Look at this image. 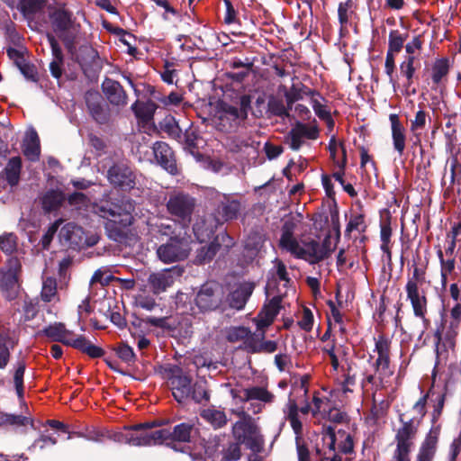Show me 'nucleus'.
<instances>
[{"label": "nucleus", "instance_id": "obj_1", "mask_svg": "<svg viewBox=\"0 0 461 461\" xmlns=\"http://www.w3.org/2000/svg\"><path fill=\"white\" fill-rule=\"evenodd\" d=\"M134 210V201L127 197L95 206V212L107 220L105 230L109 237L116 241L124 237V230L132 224Z\"/></svg>", "mask_w": 461, "mask_h": 461}, {"label": "nucleus", "instance_id": "obj_2", "mask_svg": "<svg viewBox=\"0 0 461 461\" xmlns=\"http://www.w3.org/2000/svg\"><path fill=\"white\" fill-rule=\"evenodd\" d=\"M168 384L174 399L181 404L192 401L198 404H207L211 399L208 382L203 377L198 378L194 383L189 375L183 374L181 368L172 370L168 378Z\"/></svg>", "mask_w": 461, "mask_h": 461}, {"label": "nucleus", "instance_id": "obj_3", "mask_svg": "<svg viewBox=\"0 0 461 461\" xmlns=\"http://www.w3.org/2000/svg\"><path fill=\"white\" fill-rule=\"evenodd\" d=\"M158 425L155 422H144L125 426L122 431L113 435V439L116 442L135 447L160 445L163 444L161 429L152 430Z\"/></svg>", "mask_w": 461, "mask_h": 461}, {"label": "nucleus", "instance_id": "obj_4", "mask_svg": "<svg viewBox=\"0 0 461 461\" xmlns=\"http://www.w3.org/2000/svg\"><path fill=\"white\" fill-rule=\"evenodd\" d=\"M42 333L50 340L73 347L92 358L102 357L104 355V350L102 348L94 345L85 336L80 335L73 339V332L67 330L62 322L50 324L44 328Z\"/></svg>", "mask_w": 461, "mask_h": 461}, {"label": "nucleus", "instance_id": "obj_5", "mask_svg": "<svg viewBox=\"0 0 461 461\" xmlns=\"http://www.w3.org/2000/svg\"><path fill=\"white\" fill-rule=\"evenodd\" d=\"M49 16L53 32L62 41L68 51L73 53L76 50L80 24L76 22L72 12L59 7L50 12Z\"/></svg>", "mask_w": 461, "mask_h": 461}, {"label": "nucleus", "instance_id": "obj_6", "mask_svg": "<svg viewBox=\"0 0 461 461\" xmlns=\"http://www.w3.org/2000/svg\"><path fill=\"white\" fill-rule=\"evenodd\" d=\"M240 418L232 426V435L236 441L244 444L254 453H259L263 449L264 439L259 429L249 413L240 411L237 413Z\"/></svg>", "mask_w": 461, "mask_h": 461}, {"label": "nucleus", "instance_id": "obj_7", "mask_svg": "<svg viewBox=\"0 0 461 461\" xmlns=\"http://www.w3.org/2000/svg\"><path fill=\"white\" fill-rule=\"evenodd\" d=\"M445 399V393H438L435 399L431 413L432 427L426 434L424 440L421 442L415 461H432L434 459L441 430V426L435 424L442 414Z\"/></svg>", "mask_w": 461, "mask_h": 461}, {"label": "nucleus", "instance_id": "obj_8", "mask_svg": "<svg viewBox=\"0 0 461 461\" xmlns=\"http://www.w3.org/2000/svg\"><path fill=\"white\" fill-rule=\"evenodd\" d=\"M282 298L283 296L280 294L273 295L268 303L265 304L258 316L253 319V322L256 324L257 330L254 333H251L249 330V338L245 341V348L249 352H258V350L255 349L253 346L254 344H257V342L263 343L265 339V330L272 324L275 317L279 312Z\"/></svg>", "mask_w": 461, "mask_h": 461}, {"label": "nucleus", "instance_id": "obj_9", "mask_svg": "<svg viewBox=\"0 0 461 461\" xmlns=\"http://www.w3.org/2000/svg\"><path fill=\"white\" fill-rule=\"evenodd\" d=\"M166 206L168 213L176 221L183 227H187L192 221L196 200L183 191H173L168 195Z\"/></svg>", "mask_w": 461, "mask_h": 461}, {"label": "nucleus", "instance_id": "obj_10", "mask_svg": "<svg viewBox=\"0 0 461 461\" xmlns=\"http://www.w3.org/2000/svg\"><path fill=\"white\" fill-rule=\"evenodd\" d=\"M297 231V226L290 221V254L310 265L318 264V240L303 234V231H300L299 238L294 237V233Z\"/></svg>", "mask_w": 461, "mask_h": 461}, {"label": "nucleus", "instance_id": "obj_11", "mask_svg": "<svg viewBox=\"0 0 461 461\" xmlns=\"http://www.w3.org/2000/svg\"><path fill=\"white\" fill-rule=\"evenodd\" d=\"M290 111L294 103L309 99L310 102L315 97H323L313 88H311V77L308 74L301 72L299 68H293L290 71Z\"/></svg>", "mask_w": 461, "mask_h": 461}, {"label": "nucleus", "instance_id": "obj_12", "mask_svg": "<svg viewBox=\"0 0 461 461\" xmlns=\"http://www.w3.org/2000/svg\"><path fill=\"white\" fill-rule=\"evenodd\" d=\"M222 287L215 282L202 285L194 297V304L200 312H208L219 309L223 303Z\"/></svg>", "mask_w": 461, "mask_h": 461}, {"label": "nucleus", "instance_id": "obj_13", "mask_svg": "<svg viewBox=\"0 0 461 461\" xmlns=\"http://www.w3.org/2000/svg\"><path fill=\"white\" fill-rule=\"evenodd\" d=\"M191 251L190 242L185 237H170L157 249V256L165 264L185 260Z\"/></svg>", "mask_w": 461, "mask_h": 461}, {"label": "nucleus", "instance_id": "obj_14", "mask_svg": "<svg viewBox=\"0 0 461 461\" xmlns=\"http://www.w3.org/2000/svg\"><path fill=\"white\" fill-rule=\"evenodd\" d=\"M310 375H303L290 373V403L300 409L303 414H308L311 410L309 402V381Z\"/></svg>", "mask_w": 461, "mask_h": 461}, {"label": "nucleus", "instance_id": "obj_15", "mask_svg": "<svg viewBox=\"0 0 461 461\" xmlns=\"http://www.w3.org/2000/svg\"><path fill=\"white\" fill-rule=\"evenodd\" d=\"M20 261L16 258L8 260V269L0 270V291L8 300H14L19 292Z\"/></svg>", "mask_w": 461, "mask_h": 461}, {"label": "nucleus", "instance_id": "obj_16", "mask_svg": "<svg viewBox=\"0 0 461 461\" xmlns=\"http://www.w3.org/2000/svg\"><path fill=\"white\" fill-rule=\"evenodd\" d=\"M184 269L178 266L165 268L159 272L152 273L148 278V285L154 294H159L172 286L176 279L180 277Z\"/></svg>", "mask_w": 461, "mask_h": 461}, {"label": "nucleus", "instance_id": "obj_17", "mask_svg": "<svg viewBox=\"0 0 461 461\" xmlns=\"http://www.w3.org/2000/svg\"><path fill=\"white\" fill-rule=\"evenodd\" d=\"M107 178L112 185L122 191H130L136 185L134 172L123 163L112 166L107 171Z\"/></svg>", "mask_w": 461, "mask_h": 461}, {"label": "nucleus", "instance_id": "obj_18", "mask_svg": "<svg viewBox=\"0 0 461 461\" xmlns=\"http://www.w3.org/2000/svg\"><path fill=\"white\" fill-rule=\"evenodd\" d=\"M320 131L313 119L312 124L295 121L290 130V148L294 150L299 149L307 140H315L319 138Z\"/></svg>", "mask_w": 461, "mask_h": 461}, {"label": "nucleus", "instance_id": "obj_19", "mask_svg": "<svg viewBox=\"0 0 461 461\" xmlns=\"http://www.w3.org/2000/svg\"><path fill=\"white\" fill-rule=\"evenodd\" d=\"M85 101L89 114L98 124H105L110 120V110L104 104L103 97L96 91H87Z\"/></svg>", "mask_w": 461, "mask_h": 461}, {"label": "nucleus", "instance_id": "obj_20", "mask_svg": "<svg viewBox=\"0 0 461 461\" xmlns=\"http://www.w3.org/2000/svg\"><path fill=\"white\" fill-rule=\"evenodd\" d=\"M403 417V413L399 415V421L401 426L396 430L394 440L398 445L410 447L412 448L414 445V439L417 437L419 428L420 426V419H416L413 417L408 420H405Z\"/></svg>", "mask_w": 461, "mask_h": 461}, {"label": "nucleus", "instance_id": "obj_21", "mask_svg": "<svg viewBox=\"0 0 461 461\" xmlns=\"http://www.w3.org/2000/svg\"><path fill=\"white\" fill-rule=\"evenodd\" d=\"M153 154L158 164L173 176L179 174L175 153L172 149L163 141H156L152 146Z\"/></svg>", "mask_w": 461, "mask_h": 461}, {"label": "nucleus", "instance_id": "obj_22", "mask_svg": "<svg viewBox=\"0 0 461 461\" xmlns=\"http://www.w3.org/2000/svg\"><path fill=\"white\" fill-rule=\"evenodd\" d=\"M222 224L215 215L205 214L196 219L193 225V231L200 243L206 242L214 234L217 228Z\"/></svg>", "mask_w": 461, "mask_h": 461}, {"label": "nucleus", "instance_id": "obj_23", "mask_svg": "<svg viewBox=\"0 0 461 461\" xmlns=\"http://www.w3.org/2000/svg\"><path fill=\"white\" fill-rule=\"evenodd\" d=\"M254 288V284L250 282L237 284L227 295L226 302L229 307L237 311L242 310L251 296Z\"/></svg>", "mask_w": 461, "mask_h": 461}, {"label": "nucleus", "instance_id": "obj_24", "mask_svg": "<svg viewBox=\"0 0 461 461\" xmlns=\"http://www.w3.org/2000/svg\"><path fill=\"white\" fill-rule=\"evenodd\" d=\"M196 429L194 422L188 420L176 425L172 429H161L163 434V443L171 440L173 442L188 443L191 441Z\"/></svg>", "mask_w": 461, "mask_h": 461}, {"label": "nucleus", "instance_id": "obj_25", "mask_svg": "<svg viewBox=\"0 0 461 461\" xmlns=\"http://www.w3.org/2000/svg\"><path fill=\"white\" fill-rule=\"evenodd\" d=\"M407 299L411 302L415 317H423L428 312V300L424 291H420L414 281H408L405 286Z\"/></svg>", "mask_w": 461, "mask_h": 461}, {"label": "nucleus", "instance_id": "obj_26", "mask_svg": "<svg viewBox=\"0 0 461 461\" xmlns=\"http://www.w3.org/2000/svg\"><path fill=\"white\" fill-rule=\"evenodd\" d=\"M391 344V339L384 334H380L377 338H375V351L378 355L373 365L375 371L382 369L384 373L390 368Z\"/></svg>", "mask_w": 461, "mask_h": 461}, {"label": "nucleus", "instance_id": "obj_27", "mask_svg": "<svg viewBox=\"0 0 461 461\" xmlns=\"http://www.w3.org/2000/svg\"><path fill=\"white\" fill-rule=\"evenodd\" d=\"M102 90L111 104L115 106L127 104L128 95L118 81L106 77L102 83Z\"/></svg>", "mask_w": 461, "mask_h": 461}, {"label": "nucleus", "instance_id": "obj_28", "mask_svg": "<svg viewBox=\"0 0 461 461\" xmlns=\"http://www.w3.org/2000/svg\"><path fill=\"white\" fill-rule=\"evenodd\" d=\"M389 120L391 122L393 149L402 157L406 146V130L396 113H391Z\"/></svg>", "mask_w": 461, "mask_h": 461}, {"label": "nucleus", "instance_id": "obj_29", "mask_svg": "<svg viewBox=\"0 0 461 461\" xmlns=\"http://www.w3.org/2000/svg\"><path fill=\"white\" fill-rule=\"evenodd\" d=\"M250 107V100L249 97L243 95L240 98V107L229 105L227 106L221 118H226L227 120H230L232 122L230 126H238L241 122L247 119L248 111Z\"/></svg>", "mask_w": 461, "mask_h": 461}, {"label": "nucleus", "instance_id": "obj_30", "mask_svg": "<svg viewBox=\"0 0 461 461\" xmlns=\"http://www.w3.org/2000/svg\"><path fill=\"white\" fill-rule=\"evenodd\" d=\"M267 73L272 77H284L286 75V68L288 65V52L283 50L276 54H271L267 61Z\"/></svg>", "mask_w": 461, "mask_h": 461}, {"label": "nucleus", "instance_id": "obj_31", "mask_svg": "<svg viewBox=\"0 0 461 461\" xmlns=\"http://www.w3.org/2000/svg\"><path fill=\"white\" fill-rule=\"evenodd\" d=\"M286 105H288V90L285 86H281L277 94L270 96L268 100V111L276 116L288 117Z\"/></svg>", "mask_w": 461, "mask_h": 461}, {"label": "nucleus", "instance_id": "obj_32", "mask_svg": "<svg viewBox=\"0 0 461 461\" xmlns=\"http://www.w3.org/2000/svg\"><path fill=\"white\" fill-rule=\"evenodd\" d=\"M241 209L240 202L230 195L222 194L217 207L218 213L224 221L237 219Z\"/></svg>", "mask_w": 461, "mask_h": 461}, {"label": "nucleus", "instance_id": "obj_33", "mask_svg": "<svg viewBox=\"0 0 461 461\" xmlns=\"http://www.w3.org/2000/svg\"><path fill=\"white\" fill-rule=\"evenodd\" d=\"M420 66V63L419 59L413 57H404L403 60L400 63V77L405 78L403 87L406 90L413 85L415 78H417L416 70Z\"/></svg>", "mask_w": 461, "mask_h": 461}, {"label": "nucleus", "instance_id": "obj_34", "mask_svg": "<svg viewBox=\"0 0 461 461\" xmlns=\"http://www.w3.org/2000/svg\"><path fill=\"white\" fill-rule=\"evenodd\" d=\"M22 158L19 156L11 158L1 172L2 177L12 187L18 185L22 172Z\"/></svg>", "mask_w": 461, "mask_h": 461}, {"label": "nucleus", "instance_id": "obj_35", "mask_svg": "<svg viewBox=\"0 0 461 461\" xmlns=\"http://www.w3.org/2000/svg\"><path fill=\"white\" fill-rule=\"evenodd\" d=\"M18 343V339L12 336L9 331L0 332V369H5L11 357V350Z\"/></svg>", "mask_w": 461, "mask_h": 461}, {"label": "nucleus", "instance_id": "obj_36", "mask_svg": "<svg viewBox=\"0 0 461 461\" xmlns=\"http://www.w3.org/2000/svg\"><path fill=\"white\" fill-rule=\"evenodd\" d=\"M158 105L151 100L140 101L137 100L132 105L131 110L136 118L144 123H148L153 120Z\"/></svg>", "mask_w": 461, "mask_h": 461}, {"label": "nucleus", "instance_id": "obj_37", "mask_svg": "<svg viewBox=\"0 0 461 461\" xmlns=\"http://www.w3.org/2000/svg\"><path fill=\"white\" fill-rule=\"evenodd\" d=\"M23 153L32 162H36L40 159L41 146L40 139L37 132L32 130L23 143Z\"/></svg>", "mask_w": 461, "mask_h": 461}, {"label": "nucleus", "instance_id": "obj_38", "mask_svg": "<svg viewBox=\"0 0 461 461\" xmlns=\"http://www.w3.org/2000/svg\"><path fill=\"white\" fill-rule=\"evenodd\" d=\"M239 399L240 402H265L272 401L273 395L265 388L253 386L240 391Z\"/></svg>", "mask_w": 461, "mask_h": 461}, {"label": "nucleus", "instance_id": "obj_39", "mask_svg": "<svg viewBox=\"0 0 461 461\" xmlns=\"http://www.w3.org/2000/svg\"><path fill=\"white\" fill-rule=\"evenodd\" d=\"M274 263L275 266L270 271L271 278L267 280L266 285L267 293L268 294H273L272 291H274L276 286V277L278 278V280L285 282V286L288 282L285 265L278 258H276Z\"/></svg>", "mask_w": 461, "mask_h": 461}, {"label": "nucleus", "instance_id": "obj_40", "mask_svg": "<svg viewBox=\"0 0 461 461\" xmlns=\"http://www.w3.org/2000/svg\"><path fill=\"white\" fill-rule=\"evenodd\" d=\"M66 201V196L61 191L50 190L41 198L42 209L46 212L57 211Z\"/></svg>", "mask_w": 461, "mask_h": 461}, {"label": "nucleus", "instance_id": "obj_41", "mask_svg": "<svg viewBox=\"0 0 461 461\" xmlns=\"http://www.w3.org/2000/svg\"><path fill=\"white\" fill-rule=\"evenodd\" d=\"M45 5L46 0H20L17 9L26 20L32 21L36 14L44 9Z\"/></svg>", "mask_w": 461, "mask_h": 461}, {"label": "nucleus", "instance_id": "obj_42", "mask_svg": "<svg viewBox=\"0 0 461 461\" xmlns=\"http://www.w3.org/2000/svg\"><path fill=\"white\" fill-rule=\"evenodd\" d=\"M450 71V61L447 57L436 59L431 68V79L434 85L438 86Z\"/></svg>", "mask_w": 461, "mask_h": 461}, {"label": "nucleus", "instance_id": "obj_43", "mask_svg": "<svg viewBox=\"0 0 461 461\" xmlns=\"http://www.w3.org/2000/svg\"><path fill=\"white\" fill-rule=\"evenodd\" d=\"M84 230L82 227L68 222L60 230V235L64 240L73 245H81L83 243Z\"/></svg>", "mask_w": 461, "mask_h": 461}, {"label": "nucleus", "instance_id": "obj_44", "mask_svg": "<svg viewBox=\"0 0 461 461\" xmlns=\"http://www.w3.org/2000/svg\"><path fill=\"white\" fill-rule=\"evenodd\" d=\"M66 201L71 210L78 213L82 211H86L91 203L90 198L81 192H74L68 194V197H66Z\"/></svg>", "mask_w": 461, "mask_h": 461}, {"label": "nucleus", "instance_id": "obj_45", "mask_svg": "<svg viewBox=\"0 0 461 461\" xmlns=\"http://www.w3.org/2000/svg\"><path fill=\"white\" fill-rule=\"evenodd\" d=\"M201 417L215 429L222 428L228 421L224 411L215 409L203 410L201 412Z\"/></svg>", "mask_w": 461, "mask_h": 461}, {"label": "nucleus", "instance_id": "obj_46", "mask_svg": "<svg viewBox=\"0 0 461 461\" xmlns=\"http://www.w3.org/2000/svg\"><path fill=\"white\" fill-rule=\"evenodd\" d=\"M409 34L407 32H401L398 30H391L388 36V48L387 50L400 53L404 47V42L408 39Z\"/></svg>", "mask_w": 461, "mask_h": 461}, {"label": "nucleus", "instance_id": "obj_47", "mask_svg": "<svg viewBox=\"0 0 461 461\" xmlns=\"http://www.w3.org/2000/svg\"><path fill=\"white\" fill-rule=\"evenodd\" d=\"M26 369V362L24 359L18 360L15 364L14 371V384L19 399L23 398V376Z\"/></svg>", "mask_w": 461, "mask_h": 461}, {"label": "nucleus", "instance_id": "obj_48", "mask_svg": "<svg viewBox=\"0 0 461 461\" xmlns=\"http://www.w3.org/2000/svg\"><path fill=\"white\" fill-rule=\"evenodd\" d=\"M220 248L221 244L213 240L209 244L203 246L197 251L196 261L199 262L200 264L211 261L214 258Z\"/></svg>", "mask_w": 461, "mask_h": 461}, {"label": "nucleus", "instance_id": "obj_49", "mask_svg": "<svg viewBox=\"0 0 461 461\" xmlns=\"http://www.w3.org/2000/svg\"><path fill=\"white\" fill-rule=\"evenodd\" d=\"M337 242H335L333 245L331 243V232L329 230L322 242L320 243L318 241V248H317V252H318V259H319V263L329 258L331 255V253L336 249L337 248Z\"/></svg>", "mask_w": 461, "mask_h": 461}, {"label": "nucleus", "instance_id": "obj_50", "mask_svg": "<svg viewBox=\"0 0 461 461\" xmlns=\"http://www.w3.org/2000/svg\"><path fill=\"white\" fill-rule=\"evenodd\" d=\"M297 325L304 331H311L313 326V313L312 310L304 305L296 313Z\"/></svg>", "mask_w": 461, "mask_h": 461}, {"label": "nucleus", "instance_id": "obj_51", "mask_svg": "<svg viewBox=\"0 0 461 461\" xmlns=\"http://www.w3.org/2000/svg\"><path fill=\"white\" fill-rule=\"evenodd\" d=\"M114 351L117 357L128 366H133L137 360V357L133 348L124 342L119 343Z\"/></svg>", "mask_w": 461, "mask_h": 461}, {"label": "nucleus", "instance_id": "obj_52", "mask_svg": "<svg viewBox=\"0 0 461 461\" xmlns=\"http://www.w3.org/2000/svg\"><path fill=\"white\" fill-rule=\"evenodd\" d=\"M353 6L352 0H346L345 2H340L338 6V18L340 24V29H347L349 19L353 14L351 10Z\"/></svg>", "mask_w": 461, "mask_h": 461}, {"label": "nucleus", "instance_id": "obj_53", "mask_svg": "<svg viewBox=\"0 0 461 461\" xmlns=\"http://www.w3.org/2000/svg\"><path fill=\"white\" fill-rule=\"evenodd\" d=\"M298 200L290 198V221L297 226L298 231H306L309 228L308 224L302 223L303 212H300Z\"/></svg>", "mask_w": 461, "mask_h": 461}, {"label": "nucleus", "instance_id": "obj_54", "mask_svg": "<svg viewBox=\"0 0 461 461\" xmlns=\"http://www.w3.org/2000/svg\"><path fill=\"white\" fill-rule=\"evenodd\" d=\"M57 294V281L54 277H44L42 280V288L41 297L42 301L49 303L53 300Z\"/></svg>", "mask_w": 461, "mask_h": 461}, {"label": "nucleus", "instance_id": "obj_55", "mask_svg": "<svg viewBox=\"0 0 461 461\" xmlns=\"http://www.w3.org/2000/svg\"><path fill=\"white\" fill-rule=\"evenodd\" d=\"M397 53L392 52L387 50L386 56H385V61H384V73L388 77L389 83L392 85L393 90H396L397 82L394 78V71L396 68L395 65V55Z\"/></svg>", "mask_w": 461, "mask_h": 461}, {"label": "nucleus", "instance_id": "obj_56", "mask_svg": "<svg viewBox=\"0 0 461 461\" xmlns=\"http://www.w3.org/2000/svg\"><path fill=\"white\" fill-rule=\"evenodd\" d=\"M366 225L365 223V216L361 213L352 215L348 221L346 230L345 236L350 238V234L353 230H358L359 232H365Z\"/></svg>", "mask_w": 461, "mask_h": 461}, {"label": "nucleus", "instance_id": "obj_57", "mask_svg": "<svg viewBox=\"0 0 461 461\" xmlns=\"http://www.w3.org/2000/svg\"><path fill=\"white\" fill-rule=\"evenodd\" d=\"M29 419L25 416L20 414H9V413H2L0 414V425L1 426H25L28 424Z\"/></svg>", "mask_w": 461, "mask_h": 461}, {"label": "nucleus", "instance_id": "obj_58", "mask_svg": "<svg viewBox=\"0 0 461 461\" xmlns=\"http://www.w3.org/2000/svg\"><path fill=\"white\" fill-rule=\"evenodd\" d=\"M0 249L1 250L10 255L17 249V237L14 233H5L0 237Z\"/></svg>", "mask_w": 461, "mask_h": 461}, {"label": "nucleus", "instance_id": "obj_59", "mask_svg": "<svg viewBox=\"0 0 461 461\" xmlns=\"http://www.w3.org/2000/svg\"><path fill=\"white\" fill-rule=\"evenodd\" d=\"M372 399L373 406L371 408V416L376 421L387 414L391 402L382 400L380 402L376 403L375 393H373Z\"/></svg>", "mask_w": 461, "mask_h": 461}, {"label": "nucleus", "instance_id": "obj_60", "mask_svg": "<svg viewBox=\"0 0 461 461\" xmlns=\"http://www.w3.org/2000/svg\"><path fill=\"white\" fill-rule=\"evenodd\" d=\"M290 112H294L293 118L295 119V121L305 122L312 118V113L309 107L299 102L292 104V110Z\"/></svg>", "mask_w": 461, "mask_h": 461}, {"label": "nucleus", "instance_id": "obj_61", "mask_svg": "<svg viewBox=\"0 0 461 461\" xmlns=\"http://www.w3.org/2000/svg\"><path fill=\"white\" fill-rule=\"evenodd\" d=\"M249 335V330L243 326L232 327L229 330L227 333V339L230 342H238L247 340Z\"/></svg>", "mask_w": 461, "mask_h": 461}, {"label": "nucleus", "instance_id": "obj_62", "mask_svg": "<svg viewBox=\"0 0 461 461\" xmlns=\"http://www.w3.org/2000/svg\"><path fill=\"white\" fill-rule=\"evenodd\" d=\"M241 449L240 443L231 442L229 446L222 450V460L224 461H237L240 458Z\"/></svg>", "mask_w": 461, "mask_h": 461}, {"label": "nucleus", "instance_id": "obj_63", "mask_svg": "<svg viewBox=\"0 0 461 461\" xmlns=\"http://www.w3.org/2000/svg\"><path fill=\"white\" fill-rule=\"evenodd\" d=\"M457 333L454 330H447L443 336L441 346L438 350V357L444 353H447L448 348L453 349L456 347V337Z\"/></svg>", "mask_w": 461, "mask_h": 461}, {"label": "nucleus", "instance_id": "obj_64", "mask_svg": "<svg viewBox=\"0 0 461 461\" xmlns=\"http://www.w3.org/2000/svg\"><path fill=\"white\" fill-rule=\"evenodd\" d=\"M423 41L420 35L413 37V39L404 45L406 55L404 57L418 58L416 54L422 49Z\"/></svg>", "mask_w": 461, "mask_h": 461}]
</instances>
